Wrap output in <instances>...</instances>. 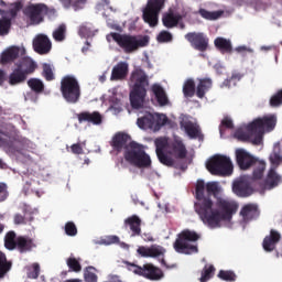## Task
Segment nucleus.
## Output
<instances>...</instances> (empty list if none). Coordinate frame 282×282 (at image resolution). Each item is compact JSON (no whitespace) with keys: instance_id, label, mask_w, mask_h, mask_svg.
<instances>
[{"instance_id":"1","label":"nucleus","mask_w":282,"mask_h":282,"mask_svg":"<svg viewBox=\"0 0 282 282\" xmlns=\"http://www.w3.org/2000/svg\"><path fill=\"white\" fill-rule=\"evenodd\" d=\"M220 191L218 182H196L194 208L203 224L209 228H220L221 221H232V217L239 210V203L230 198H218L216 203L213 202L210 195L217 197Z\"/></svg>"},{"instance_id":"2","label":"nucleus","mask_w":282,"mask_h":282,"mask_svg":"<svg viewBox=\"0 0 282 282\" xmlns=\"http://www.w3.org/2000/svg\"><path fill=\"white\" fill-rule=\"evenodd\" d=\"M132 91L130 93V104L132 109H140L147 98V88L149 87V75L142 68H134L130 75Z\"/></svg>"},{"instance_id":"3","label":"nucleus","mask_w":282,"mask_h":282,"mask_svg":"<svg viewBox=\"0 0 282 282\" xmlns=\"http://www.w3.org/2000/svg\"><path fill=\"white\" fill-rule=\"evenodd\" d=\"M202 239V234H197L195 230L184 229L178 235L176 240L173 243L175 252L178 254H197L199 248L196 241Z\"/></svg>"},{"instance_id":"4","label":"nucleus","mask_w":282,"mask_h":282,"mask_svg":"<svg viewBox=\"0 0 282 282\" xmlns=\"http://www.w3.org/2000/svg\"><path fill=\"white\" fill-rule=\"evenodd\" d=\"M128 164L137 169H151V156L144 151V145L131 141L123 153Z\"/></svg>"},{"instance_id":"5","label":"nucleus","mask_w":282,"mask_h":282,"mask_svg":"<svg viewBox=\"0 0 282 282\" xmlns=\"http://www.w3.org/2000/svg\"><path fill=\"white\" fill-rule=\"evenodd\" d=\"M110 36L126 54H132V52H137L140 47H147V45H149V35L138 37L135 35L112 32Z\"/></svg>"},{"instance_id":"6","label":"nucleus","mask_w":282,"mask_h":282,"mask_svg":"<svg viewBox=\"0 0 282 282\" xmlns=\"http://www.w3.org/2000/svg\"><path fill=\"white\" fill-rule=\"evenodd\" d=\"M276 127V116L269 115L262 118H257L252 122L248 123L249 131H256L257 137L253 139V144H261L263 141V134L270 133V131H274Z\"/></svg>"},{"instance_id":"7","label":"nucleus","mask_w":282,"mask_h":282,"mask_svg":"<svg viewBox=\"0 0 282 282\" xmlns=\"http://www.w3.org/2000/svg\"><path fill=\"white\" fill-rule=\"evenodd\" d=\"M61 94L70 105H76L80 100V84L73 75H66L61 80Z\"/></svg>"},{"instance_id":"8","label":"nucleus","mask_w":282,"mask_h":282,"mask_svg":"<svg viewBox=\"0 0 282 282\" xmlns=\"http://www.w3.org/2000/svg\"><path fill=\"white\" fill-rule=\"evenodd\" d=\"M206 169L212 175H218L220 177L232 175L234 171L230 158L221 154H216L209 159L206 164Z\"/></svg>"},{"instance_id":"9","label":"nucleus","mask_w":282,"mask_h":282,"mask_svg":"<svg viewBox=\"0 0 282 282\" xmlns=\"http://www.w3.org/2000/svg\"><path fill=\"white\" fill-rule=\"evenodd\" d=\"M23 14L33 25H39L45 21L47 14H56V9H50L45 3H32L24 8Z\"/></svg>"},{"instance_id":"10","label":"nucleus","mask_w":282,"mask_h":282,"mask_svg":"<svg viewBox=\"0 0 282 282\" xmlns=\"http://www.w3.org/2000/svg\"><path fill=\"white\" fill-rule=\"evenodd\" d=\"M166 0H148L145 8L143 9V21L148 23L150 28H155L158 25V17L162 8H164Z\"/></svg>"},{"instance_id":"11","label":"nucleus","mask_w":282,"mask_h":282,"mask_svg":"<svg viewBox=\"0 0 282 282\" xmlns=\"http://www.w3.org/2000/svg\"><path fill=\"white\" fill-rule=\"evenodd\" d=\"M131 265L134 268V274L145 276V279H150V281H160V279L164 278V272H162V269L156 268L153 264H144L143 267H138L135 264Z\"/></svg>"},{"instance_id":"12","label":"nucleus","mask_w":282,"mask_h":282,"mask_svg":"<svg viewBox=\"0 0 282 282\" xmlns=\"http://www.w3.org/2000/svg\"><path fill=\"white\" fill-rule=\"evenodd\" d=\"M257 158L250 154V152L246 151V149H237L236 150V164L240 169V171H250L257 164Z\"/></svg>"},{"instance_id":"13","label":"nucleus","mask_w":282,"mask_h":282,"mask_svg":"<svg viewBox=\"0 0 282 282\" xmlns=\"http://www.w3.org/2000/svg\"><path fill=\"white\" fill-rule=\"evenodd\" d=\"M185 39L197 52H206L208 50V36L202 32H189L185 35Z\"/></svg>"},{"instance_id":"14","label":"nucleus","mask_w":282,"mask_h":282,"mask_svg":"<svg viewBox=\"0 0 282 282\" xmlns=\"http://www.w3.org/2000/svg\"><path fill=\"white\" fill-rule=\"evenodd\" d=\"M232 193L238 197H250L254 189L250 185V181L246 176H241L232 182Z\"/></svg>"},{"instance_id":"15","label":"nucleus","mask_w":282,"mask_h":282,"mask_svg":"<svg viewBox=\"0 0 282 282\" xmlns=\"http://www.w3.org/2000/svg\"><path fill=\"white\" fill-rule=\"evenodd\" d=\"M155 147H156V156L159 162L164 166H170V167L175 166V159L169 155V153L164 152V149H166V140L156 139Z\"/></svg>"},{"instance_id":"16","label":"nucleus","mask_w":282,"mask_h":282,"mask_svg":"<svg viewBox=\"0 0 282 282\" xmlns=\"http://www.w3.org/2000/svg\"><path fill=\"white\" fill-rule=\"evenodd\" d=\"M278 167H270L263 183L260 184V191H272L282 183L281 174L276 173Z\"/></svg>"},{"instance_id":"17","label":"nucleus","mask_w":282,"mask_h":282,"mask_svg":"<svg viewBox=\"0 0 282 282\" xmlns=\"http://www.w3.org/2000/svg\"><path fill=\"white\" fill-rule=\"evenodd\" d=\"M167 155L175 158L176 160H186V155H188V150H186V145L184 141L180 139H175L169 144Z\"/></svg>"},{"instance_id":"18","label":"nucleus","mask_w":282,"mask_h":282,"mask_svg":"<svg viewBox=\"0 0 282 282\" xmlns=\"http://www.w3.org/2000/svg\"><path fill=\"white\" fill-rule=\"evenodd\" d=\"M33 50L37 54H50V51L52 50V41H50V37L45 34H39L33 40Z\"/></svg>"},{"instance_id":"19","label":"nucleus","mask_w":282,"mask_h":282,"mask_svg":"<svg viewBox=\"0 0 282 282\" xmlns=\"http://www.w3.org/2000/svg\"><path fill=\"white\" fill-rule=\"evenodd\" d=\"M279 241H281V234L274 229H271L270 235L265 236L262 241L264 252H274Z\"/></svg>"},{"instance_id":"20","label":"nucleus","mask_w":282,"mask_h":282,"mask_svg":"<svg viewBox=\"0 0 282 282\" xmlns=\"http://www.w3.org/2000/svg\"><path fill=\"white\" fill-rule=\"evenodd\" d=\"M124 226L130 228L131 237L142 236V219H140V216L132 215L126 218Z\"/></svg>"},{"instance_id":"21","label":"nucleus","mask_w":282,"mask_h":282,"mask_svg":"<svg viewBox=\"0 0 282 282\" xmlns=\"http://www.w3.org/2000/svg\"><path fill=\"white\" fill-rule=\"evenodd\" d=\"M79 123L88 122L89 124H102V115L98 111H83L77 115Z\"/></svg>"},{"instance_id":"22","label":"nucleus","mask_w":282,"mask_h":282,"mask_svg":"<svg viewBox=\"0 0 282 282\" xmlns=\"http://www.w3.org/2000/svg\"><path fill=\"white\" fill-rule=\"evenodd\" d=\"M131 141V135L124 133V132H119L116 133L115 137L112 138L111 141V147L115 149V151H122V149H126L129 147V142Z\"/></svg>"},{"instance_id":"23","label":"nucleus","mask_w":282,"mask_h":282,"mask_svg":"<svg viewBox=\"0 0 282 282\" xmlns=\"http://www.w3.org/2000/svg\"><path fill=\"white\" fill-rule=\"evenodd\" d=\"M21 54V48L19 46H10L4 52H2L0 56L1 65H10V63H14L19 55Z\"/></svg>"},{"instance_id":"24","label":"nucleus","mask_w":282,"mask_h":282,"mask_svg":"<svg viewBox=\"0 0 282 282\" xmlns=\"http://www.w3.org/2000/svg\"><path fill=\"white\" fill-rule=\"evenodd\" d=\"M129 74V64L126 62H119L113 66L110 80H124Z\"/></svg>"},{"instance_id":"25","label":"nucleus","mask_w":282,"mask_h":282,"mask_svg":"<svg viewBox=\"0 0 282 282\" xmlns=\"http://www.w3.org/2000/svg\"><path fill=\"white\" fill-rule=\"evenodd\" d=\"M18 141L19 137H17V134H14L12 131L0 128V147H7L8 149H12L14 142Z\"/></svg>"},{"instance_id":"26","label":"nucleus","mask_w":282,"mask_h":282,"mask_svg":"<svg viewBox=\"0 0 282 282\" xmlns=\"http://www.w3.org/2000/svg\"><path fill=\"white\" fill-rule=\"evenodd\" d=\"M17 68L28 77L30 74H34V72H36V63L30 57H24L17 64Z\"/></svg>"},{"instance_id":"27","label":"nucleus","mask_w":282,"mask_h":282,"mask_svg":"<svg viewBox=\"0 0 282 282\" xmlns=\"http://www.w3.org/2000/svg\"><path fill=\"white\" fill-rule=\"evenodd\" d=\"M240 215L245 221H252V219L259 217V206L257 204H247L241 208Z\"/></svg>"},{"instance_id":"28","label":"nucleus","mask_w":282,"mask_h":282,"mask_svg":"<svg viewBox=\"0 0 282 282\" xmlns=\"http://www.w3.org/2000/svg\"><path fill=\"white\" fill-rule=\"evenodd\" d=\"M15 248L19 250V252H30L32 248H36V245L34 243V240L32 238L19 236L17 238V245Z\"/></svg>"},{"instance_id":"29","label":"nucleus","mask_w":282,"mask_h":282,"mask_svg":"<svg viewBox=\"0 0 282 282\" xmlns=\"http://www.w3.org/2000/svg\"><path fill=\"white\" fill-rule=\"evenodd\" d=\"M234 135L235 138H237V140H240V142H252V144H254V138L257 137V131L250 130L247 124L246 130L238 129L236 130Z\"/></svg>"},{"instance_id":"30","label":"nucleus","mask_w":282,"mask_h":282,"mask_svg":"<svg viewBox=\"0 0 282 282\" xmlns=\"http://www.w3.org/2000/svg\"><path fill=\"white\" fill-rule=\"evenodd\" d=\"M137 124L139 129H155V115L147 112L143 117L138 118Z\"/></svg>"},{"instance_id":"31","label":"nucleus","mask_w":282,"mask_h":282,"mask_svg":"<svg viewBox=\"0 0 282 282\" xmlns=\"http://www.w3.org/2000/svg\"><path fill=\"white\" fill-rule=\"evenodd\" d=\"M152 93L156 98V102H159L161 107L169 105V96H166V91L162 86H160V84L152 85Z\"/></svg>"},{"instance_id":"32","label":"nucleus","mask_w":282,"mask_h":282,"mask_svg":"<svg viewBox=\"0 0 282 282\" xmlns=\"http://www.w3.org/2000/svg\"><path fill=\"white\" fill-rule=\"evenodd\" d=\"M28 80V77L21 69H18L17 67L11 72V74L8 77V83L11 85V87H14L17 85H21Z\"/></svg>"},{"instance_id":"33","label":"nucleus","mask_w":282,"mask_h":282,"mask_svg":"<svg viewBox=\"0 0 282 282\" xmlns=\"http://www.w3.org/2000/svg\"><path fill=\"white\" fill-rule=\"evenodd\" d=\"M269 162L271 163L270 169H279L282 164L281 155V144L276 143L273 148L272 153L269 156Z\"/></svg>"},{"instance_id":"34","label":"nucleus","mask_w":282,"mask_h":282,"mask_svg":"<svg viewBox=\"0 0 282 282\" xmlns=\"http://www.w3.org/2000/svg\"><path fill=\"white\" fill-rule=\"evenodd\" d=\"M28 87L35 94L36 96H41L45 91V83L36 77H32L26 82Z\"/></svg>"},{"instance_id":"35","label":"nucleus","mask_w":282,"mask_h":282,"mask_svg":"<svg viewBox=\"0 0 282 282\" xmlns=\"http://www.w3.org/2000/svg\"><path fill=\"white\" fill-rule=\"evenodd\" d=\"M181 128L184 129L188 138H192V139L199 138V133H200L199 126L193 123V121H182Z\"/></svg>"},{"instance_id":"36","label":"nucleus","mask_w":282,"mask_h":282,"mask_svg":"<svg viewBox=\"0 0 282 282\" xmlns=\"http://www.w3.org/2000/svg\"><path fill=\"white\" fill-rule=\"evenodd\" d=\"M215 47L221 52V54H231L232 53V43L230 40H227L225 37H217L214 41Z\"/></svg>"},{"instance_id":"37","label":"nucleus","mask_w":282,"mask_h":282,"mask_svg":"<svg viewBox=\"0 0 282 282\" xmlns=\"http://www.w3.org/2000/svg\"><path fill=\"white\" fill-rule=\"evenodd\" d=\"M213 87V79L210 78H203L199 79V83L196 87V96L197 98H204L206 96V91Z\"/></svg>"},{"instance_id":"38","label":"nucleus","mask_w":282,"mask_h":282,"mask_svg":"<svg viewBox=\"0 0 282 282\" xmlns=\"http://www.w3.org/2000/svg\"><path fill=\"white\" fill-rule=\"evenodd\" d=\"M21 10H23V3L22 2H13L11 4V8L6 11V10H0V14L2 17H9L8 19H17V14H19V12H21Z\"/></svg>"},{"instance_id":"39","label":"nucleus","mask_w":282,"mask_h":282,"mask_svg":"<svg viewBox=\"0 0 282 282\" xmlns=\"http://www.w3.org/2000/svg\"><path fill=\"white\" fill-rule=\"evenodd\" d=\"M24 215L15 214L14 215V224L17 226L25 225L28 221H34V216H32V212H28V208L23 209Z\"/></svg>"},{"instance_id":"40","label":"nucleus","mask_w":282,"mask_h":282,"mask_svg":"<svg viewBox=\"0 0 282 282\" xmlns=\"http://www.w3.org/2000/svg\"><path fill=\"white\" fill-rule=\"evenodd\" d=\"M215 265L213 264H206L203 270L200 271V278L199 281L200 282H208L210 281V279H213V276H215Z\"/></svg>"},{"instance_id":"41","label":"nucleus","mask_w":282,"mask_h":282,"mask_svg":"<svg viewBox=\"0 0 282 282\" xmlns=\"http://www.w3.org/2000/svg\"><path fill=\"white\" fill-rule=\"evenodd\" d=\"M252 180H262L263 173H265V161H259L253 164Z\"/></svg>"},{"instance_id":"42","label":"nucleus","mask_w":282,"mask_h":282,"mask_svg":"<svg viewBox=\"0 0 282 282\" xmlns=\"http://www.w3.org/2000/svg\"><path fill=\"white\" fill-rule=\"evenodd\" d=\"M198 14L203 19H206L207 21H217V19L221 18L224 14V11H208L206 9H199Z\"/></svg>"},{"instance_id":"43","label":"nucleus","mask_w":282,"mask_h":282,"mask_svg":"<svg viewBox=\"0 0 282 282\" xmlns=\"http://www.w3.org/2000/svg\"><path fill=\"white\" fill-rule=\"evenodd\" d=\"M67 36V26L65 24H61L53 31V39L56 43H63Z\"/></svg>"},{"instance_id":"44","label":"nucleus","mask_w":282,"mask_h":282,"mask_svg":"<svg viewBox=\"0 0 282 282\" xmlns=\"http://www.w3.org/2000/svg\"><path fill=\"white\" fill-rule=\"evenodd\" d=\"M12 28V19L8 17H2L0 19V36H8L10 34V30Z\"/></svg>"},{"instance_id":"45","label":"nucleus","mask_w":282,"mask_h":282,"mask_svg":"<svg viewBox=\"0 0 282 282\" xmlns=\"http://www.w3.org/2000/svg\"><path fill=\"white\" fill-rule=\"evenodd\" d=\"M4 248H7V250L17 249V234L14 231L7 232L4 237Z\"/></svg>"},{"instance_id":"46","label":"nucleus","mask_w":282,"mask_h":282,"mask_svg":"<svg viewBox=\"0 0 282 282\" xmlns=\"http://www.w3.org/2000/svg\"><path fill=\"white\" fill-rule=\"evenodd\" d=\"M42 76L47 83H52V80L56 79V76L54 75V68L51 64L44 63L42 65Z\"/></svg>"},{"instance_id":"47","label":"nucleus","mask_w":282,"mask_h":282,"mask_svg":"<svg viewBox=\"0 0 282 282\" xmlns=\"http://www.w3.org/2000/svg\"><path fill=\"white\" fill-rule=\"evenodd\" d=\"M12 268V264L8 262V258L6 257V253L0 251V279H3L6 276V273Z\"/></svg>"},{"instance_id":"48","label":"nucleus","mask_w":282,"mask_h":282,"mask_svg":"<svg viewBox=\"0 0 282 282\" xmlns=\"http://www.w3.org/2000/svg\"><path fill=\"white\" fill-rule=\"evenodd\" d=\"M183 94L185 98H193L195 96V80L187 79L183 86Z\"/></svg>"},{"instance_id":"49","label":"nucleus","mask_w":282,"mask_h":282,"mask_svg":"<svg viewBox=\"0 0 282 282\" xmlns=\"http://www.w3.org/2000/svg\"><path fill=\"white\" fill-rule=\"evenodd\" d=\"M66 265L70 270V272H82L83 265L80 264V260L75 257H69L66 260Z\"/></svg>"},{"instance_id":"50","label":"nucleus","mask_w":282,"mask_h":282,"mask_svg":"<svg viewBox=\"0 0 282 282\" xmlns=\"http://www.w3.org/2000/svg\"><path fill=\"white\" fill-rule=\"evenodd\" d=\"M169 122V117L165 115L155 113L154 115V131H160V128L164 127Z\"/></svg>"},{"instance_id":"51","label":"nucleus","mask_w":282,"mask_h":282,"mask_svg":"<svg viewBox=\"0 0 282 282\" xmlns=\"http://www.w3.org/2000/svg\"><path fill=\"white\" fill-rule=\"evenodd\" d=\"M218 279L221 281L235 282L237 281V274H235L232 271L220 270L218 272Z\"/></svg>"},{"instance_id":"52","label":"nucleus","mask_w":282,"mask_h":282,"mask_svg":"<svg viewBox=\"0 0 282 282\" xmlns=\"http://www.w3.org/2000/svg\"><path fill=\"white\" fill-rule=\"evenodd\" d=\"M39 274H41V265L39 263L35 262L31 267H28V279H39Z\"/></svg>"},{"instance_id":"53","label":"nucleus","mask_w":282,"mask_h":282,"mask_svg":"<svg viewBox=\"0 0 282 282\" xmlns=\"http://www.w3.org/2000/svg\"><path fill=\"white\" fill-rule=\"evenodd\" d=\"M96 268L88 267L84 273L86 282H98V275L95 274Z\"/></svg>"},{"instance_id":"54","label":"nucleus","mask_w":282,"mask_h":282,"mask_svg":"<svg viewBox=\"0 0 282 282\" xmlns=\"http://www.w3.org/2000/svg\"><path fill=\"white\" fill-rule=\"evenodd\" d=\"M64 230L68 237H76L78 235V228H76L74 221L66 223Z\"/></svg>"},{"instance_id":"55","label":"nucleus","mask_w":282,"mask_h":282,"mask_svg":"<svg viewBox=\"0 0 282 282\" xmlns=\"http://www.w3.org/2000/svg\"><path fill=\"white\" fill-rule=\"evenodd\" d=\"M158 43H171L173 41V34L169 31H161L156 36Z\"/></svg>"},{"instance_id":"56","label":"nucleus","mask_w":282,"mask_h":282,"mask_svg":"<svg viewBox=\"0 0 282 282\" xmlns=\"http://www.w3.org/2000/svg\"><path fill=\"white\" fill-rule=\"evenodd\" d=\"M177 23L178 20L171 13L163 18V25H165L167 29L175 28Z\"/></svg>"},{"instance_id":"57","label":"nucleus","mask_w":282,"mask_h":282,"mask_svg":"<svg viewBox=\"0 0 282 282\" xmlns=\"http://www.w3.org/2000/svg\"><path fill=\"white\" fill-rule=\"evenodd\" d=\"M165 250L158 245H153L150 247V257H164Z\"/></svg>"},{"instance_id":"58","label":"nucleus","mask_w":282,"mask_h":282,"mask_svg":"<svg viewBox=\"0 0 282 282\" xmlns=\"http://www.w3.org/2000/svg\"><path fill=\"white\" fill-rule=\"evenodd\" d=\"M225 129H235V123H232V119H230V117H225L221 122H220V133H223Z\"/></svg>"},{"instance_id":"59","label":"nucleus","mask_w":282,"mask_h":282,"mask_svg":"<svg viewBox=\"0 0 282 282\" xmlns=\"http://www.w3.org/2000/svg\"><path fill=\"white\" fill-rule=\"evenodd\" d=\"M101 243L104 246H111L113 243H120V237L118 236H108L105 239L101 240Z\"/></svg>"},{"instance_id":"60","label":"nucleus","mask_w":282,"mask_h":282,"mask_svg":"<svg viewBox=\"0 0 282 282\" xmlns=\"http://www.w3.org/2000/svg\"><path fill=\"white\" fill-rule=\"evenodd\" d=\"M70 151L74 153V155H83V153H85L80 143H74L70 145Z\"/></svg>"},{"instance_id":"61","label":"nucleus","mask_w":282,"mask_h":282,"mask_svg":"<svg viewBox=\"0 0 282 282\" xmlns=\"http://www.w3.org/2000/svg\"><path fill=\"white\" fill-rule=\"evenodd\" d=\"M8 199V187L6 183H0V202H6Z\"/></svg>"},{"instance_id":"62","label":"nucleus","mask_w":282,"mask_h":282,"mask_svg":"<svg viewBox=\"0 0 282 282\" xmlns=\"http://www.w3.org/2000/svg\"><path fill=\"white\" fill-rule=\"evenodd\" d=\"M138 254L141 257H150V248L147 247H139L137 250Z\"/></svg>"},{"instance_id":"63","label":"nucleus","mask_w":282,"mask_h":282,"mask_svg":"<svg viewBox=\"0 0 282 282\" xmlns=\"http://www.w3.org/2000/svg\"><path fill=\"white\" fill-rule=\"evenodd\" d=\"M91 34V30H89V28H87V25H82L79 28V35L80 36H89Z\"/></svg>"},{"instance_id":"64","label":"nucleus","mask_w":282,"mask_h":282,"mask_svg":"<svg viewBox=\"0 0 282 282\" xmlns=\"http://www.w3.org/2000/svg\"><path fill=\"white\" fill-rule=\"evenodd\" d=\"M142 239L145 241H155V239L153 238V236L151 234H143Z\"/></svg>"}]
</instances>
